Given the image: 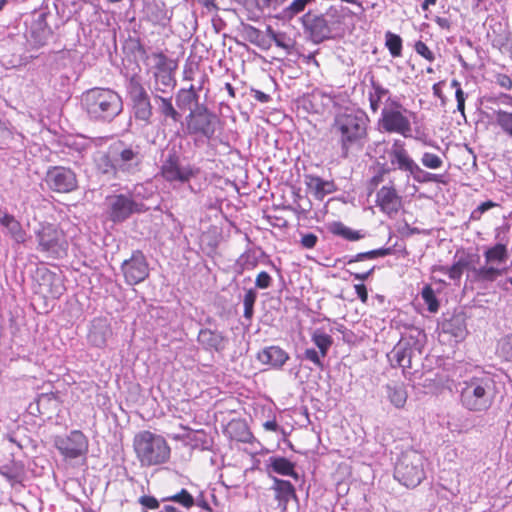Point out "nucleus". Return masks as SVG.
Listing matches in <instances>:
<instances>
[{
  "mask_svg": "<svg viewBox=\"0 0 512 512\" xmlns=\"http://www.w3.org/2000/svg\"><path fill=\"white\" fill-rule=\"evenodd\" d=\"M408 176H411L418 183L439 181V176L437 174L424 171L417 163H415L408 172Z\"/></svg>",
  "mask_w": 512,
  "mask_h": 512,
  "instance_id": "37",
  "label": "nucleus"
},
{
  "mask_svg": "<svg viewBox=\"0 0 512 512\" xmlns=\"http://www.w3.org/2000/svg\"><path fill=\"white\" fill-rule=\"evenodd\" d=\"M355 292L358 296V298L363 302L366 303L368 300V292L366 289V286L364 284H356L354 286Z\"/></svg>",
  "mask_w": 512,
  "mask_h": 512,
  "instance_id": "61",
  "label": "nucleus"
},
{
  "mask_svg": "<svg viewBox=\"0 0 512 512\" xmlns=\"http://www.w3.org/2000/svg\"><path fill=\"white\" fill-rule=\"evenodd\" d=\"M390 403L396 408H403L407 401V391L403 385L388 384L385 387Z\"/></svg>",
  "mask_w": 512,
  "mask_h": 512,
  "instance_id": "29",
  "label": "nucleus"
},
{
  "mask_svg": "<svg viewBox=\"0 0 512 512\" xmlns=\"http://www.w3.org/2000/svg\"><path fill=\"white\" fill-rule=\"evenodd\" d=\"M496 84H498L500 87L506 90L512 89V79L510 76L506 74H498L496 76Z\"/></svg>",
  "mask_w": 512,
  "mask_h": 512,
  "instance_id": "58",
  "label": "nucleus"
},
{
  "mask_svg": "<svg viewBox=\"0 0 512 512\" xmlns=\"http://www.w3.org/2000/svg\"><path fill=\"white\" fill-rule=\"evenodd\" d=\"M495 121L500 129L512 139V112L498 110L495 112Z\"/></svg>",
  "mask_w": 512,
  "mask_h": 512,
  "instance_id": "35",
  "label": "nucleus"
},
{
  "mask_svg": "<svg viewBox=\"0 0 512 512\" xmlns=\"http://www.w3.org/2000/svg\"><path fill=\"white\" fill-rule=\"evenodd\" d=\"M304 358L312 362L316 367L320 369H322L324 366L322 361L324 357L321 356L320 351H316L314 348H307L304 351Z\"/></svg>",
  "mask_w": 512,
  "mask_h": 512,
  "instance_id": "52",
  "label": "nucleus"
},
{
  "mask_svg": "<svg viewBox=\"0 0 512 512\" xmlns=\"http://www.w3.org/2000/svg\"><path fill=\"white\" fill-rule=\"evenodd\" d=\"M82 106L91 119L112 121L123 110L120 95L112 89L95 87L82 95Z\"/></svg>",
  "mask_w": 512,
  "mask_h": 512,
  "instance_id": "3",
  "label": "nucleus"
},
{
  "mask_svg": "<svg viewBox=\"0 0 512 512\" xmlns=\"http://www.w3.org/2000/svg\"><path fill=\"white\" fill-rule=\"evenodd\" d=\"M273 484L271 490L274 492V498L278 503V508L286 512L291 498L296 497L295 488L291 482L277 477H272Z\"/></svg>",
  "mask_w": 512,
  "mask_h": 512,
  "instance_id": "23",
  "label": "nucleus"
},
{
  "mask_svg": "<svg viewBox=\"0 0 512 512\" xmlns=\"http://www.w3.org/2000/svg\"><path fill=\"white\" fill-rule=\"evenodd\" d=\"M314 0H293L287 7L282 10L283 18L293 19L295 16L303 12L306 6Z\"/></svg>",
  "mask_w": 512,
  "mask_h": 512,
  "instance_id": "38",
  "label": "nucleus"
},
{
  "mask_svg": "<svg viewBox=\"0 0 512 512\" xmlns=\"http://www.w3.org/2000/svg\"><path fill=\"white\" fill-rule=\"evenodd\" d=\"M197 65L190 63L187 64L184 68V79L185 80H194L195 76L199 73Z\"/></svg>",
  "mask_w": 512,
  "mask_h": 512,
  "instance_id": "59",
  "label": "nucleus"
},
{
  "mask_svg": "<svg viewBox=\"0 0 512 512\" xmlns=\"http://www.w3.org/2000/svg\"><path fill=\"white\" fill-rule=\"evenodd\" d=\"M469 266V260L466 257H460L452 266L449 267L448 276L451 280L460 281L465 269Z\"/></svg>",
  "mask_w": 512,
  "mask_h": 512,
  "instance_id": "44",
  "label": "nucleus"
},
{
  "mask_svg": "<svg viewBox=\"0 0 512 512\" xmlns=\"http://www.w3.org/2000/svg\"><path fill=\"white\" fill-rule=\"evenodd\" d=\"M455 98L457 101V111H459L465 118V101L467 99V94L462 89H458L455 92Z\"/></svg>",
  "mask_w": 512,
  "mask_h": 512,
  "instance_id": "56",
  "label": "nucleus"
},
{
  "mask_svg": "<svg viewBox=\"0 0 512 512\" xmlns=\"http://www.w3.org/2000/svg\"><path fill=\"white\" fill-rule=\"evenodd\" d=\"M54 445L65 459L72 460L86 456L89 441L82 431L72 430L65 436L55 437Z\"/></svg>",
  "mask_w": 512,
  "mask_h": 512,
  "instance_id": "8",
  "label": "nucleus"
},
{
  "mask_svg": "<svg viewBox=\"0 0 512 512\" xmlns=\"http://www.w3.org/2000/svg\"><path fill=\"white\" fill-rule=\"evenodd\" d=\"M37 250L48 257L60 258L67 254L68 241L62 229L52 223H43L35 232Z\"/></svg>",
  "mask_w": 512,
  "mask_h": 512,
  "instance_id": "7",
  "label": "nucleus"
},
{
  "mask_svg": "<svg viewBox=\"0 0 512 512\" xmlns=\"http://www.w3.org/2000/svg\"><path fill=\"white\" fill-rule=\"evenodd\" d=\"M37 293L45 298L59 299L66 291L64 277L60 274L43 269L38 271Z\"/></svg>",
  "mask_w": 512,
  "mask_h": 512,
  "instance_id": "13",
  "label": "nucleus"
},
{
  "mask_svg": "<svg viewBox=\"0 0 512 512\" xmlns=\"http://www.w3.org/2000/svg\"><path fill=\"white\" fill-rule=\"evenodd\" d=\"M368 118L360 111L336 116L332 130L338 137L341 154L347 157L350 151L362 150L367 140Z\"/></svg>",
  "mask_w": 512,
  "mask_h": 512,
  "instance_id": "2",
  "label": "nucleus"
},
{
  "mask_svg": "<svg viewBox=\"0 0 512 512\" xmlns=\"http://www.w3.org/2000/svg\"><path fill=\"white\" fill-rule=\"evenodd\" d=\"M434 21L441 29L449 30L451 28V22L448 18L436 16Z\"/></svg>",
  "mask_w": 512,
  "mask_h": 512,
  "instance_id": "63",
  "label": "nucleus"
},
{
  "mask_svg": "<svg viewBox=\"0 0 512 512\" xmlns=\"http://www.w3.org/2000/svg\"><path fill=\"white\" fill-rule=\"evenodd\" d=\"M385 46L392 57L396 58L402 55V39L399 35L387 31L385 33Z\"/></svg>",
  "mask_w": 512,
  "mask_h": 512,
  "instance_id": "36",
  "label": "nucleus"
},
{
  "mask_svg": "<svg viewBox=\"0 0 512 512\" xmlns=\"http://www.w3.org/2000/svg\"><path fill=\"white\" fill-rule=\"evenodd\" d=\"M134 211H137L136 204L125 195H117L112 199L110 218L114 222H120L125 220Z\"/></svg>",
  "mask_w": 512,
  "mask_h": 512,
  "instance_id": "24",
  "label": "nucleus"
},
{
  "mask_svg": "<svg viewBox=\"0 0 512 512\" xmlns=\"http://www.w3.org/2000/svg\"><path fill=\"white\" fill-rule=\"evenodd\" d=\"M198 173V169L190 164L183 163L178 157H170L162 165V177L175 184H184Z\"/></svg>",
  "mask_w": 512,
  "mask_h": 512,
  "instance_id": "12",
  "label": "nucleus"
},
{
  "mask_svg": "<svg viewBox=\"0 0 512 512\" xmlns=\"http://www.w3.org/2000/svg\"><path fill=\"white\" fill-rule=\"evenodd\" d=\"M122 271L128 284L134 285L143 281L148 276V264L140 251L132 254L130 259L122 264Z\"/></svg>",
  "mask_w": 512,
  "mask_h": 512,
  "instance_id": "15",
  "label": "nucleus"
},
{
  "mask_svg": "<svg viewBox=\"0 0 512 512\" xmlns=\"http://www.w3.org/2000/svg\"><path fill=\"white\" fill-rule=\"evenodd\" d=\"M421 297L431 313H436L439 309V301L434 290L430 285H425L421 291Z\"/></svg>",
  "mask_w": 512,
  "mask_h": 512,
  "instance_id": "41",
  "label": "nucleus"
},
{
  "mask_svg": "<svg viewBox=\"0 0 512 512\" xmlns=\"http://www.w3.org/2000/svg\"><path fill=\"white\" fill-rule=\"evenodd\" d=\"M387 172L386 169L382 168L377 174H375L369 181V186L371 189L376 188L382 181L384 174Z\"/></svg>",
  "mask_w": 512,
  "mask_h": 512,
  "instance_id": "60",
  "label": "nucleus"
},
{
  "mask_svg": "<svg viewBox=\"0 0 512 512\" xmlns=\"http://www.w3.org/2000/svg\"><path fill=\"white\" fill-rule=\"evenodd\" d=\"M370 86L368 90V100L370 104L371 110L376 113L380 105L382 104L383 100L390 98L389 90L385 88L382 84H380L373 75L369 78Z\"/></svg>",
  "mask_w": 512,
  "mask_h": 512,
  "instance_id": "26",
  "label": "nucleus"
},
{
  "mask_svg": "<svg viewBox=\"0 0 512 512\" xmlns=\"http://www.w3.org/2000/svg\"><path fill=\"white\" fill-rule=\"evenodd\" d=\"M190 120L188 121V130L192 134H200L207 139L214 136L216 131L217 119L211 113L199 111L197 113L191 112Z\"/></svg>",
  "mask_w": 512,
  "mask_h": 512,
  "instance_id": "17",
  "label": "nucleus"
},
{
  "mask_svg": "<svg viewBox=\"0 0 512 512\" xmlns=\"http://www.w3.org/2000/svg\"><path fill=\"white\" fill-rule=\"evenodd\" d=\"M116 161L120 162L122 169H128L133 164L137 165L140 162V153L138 150H134L130 147L124 148Z\"/></svg>",
  "mask_w": 512,
  "mask_h": 512,
  "instance_id": "34",
  "label": "nucleus"
},
{
  "mask_svg": "<svg viewBox=\"0 0 512 512\" xmlns=\"http://www.w3.org/2000/svg\"><path fill=\"white\" fill-rule=\"evenodd\" d=\"M485 264L471 269L473 276L478 281L492 282L504 275L507 268L508 249L504 244L497 243L484 251Z\"/></svg>",
  "mask_w": 512,
  "mask_h": 512,
  "instance_id": "6",
  "label": "nucleus"
},
{
  "mask_svg": "<svg viewBox=\"0 0 512 512\" xmlns=\"http://www.w3.org/2000/svg\"><path fill=\"white\" fill-rule=\"evenodd\" d=\"M425 457L414 449L403 451L394 466V478L407 488L417 487L425 479Z\"/></svg>",
  "mask_w": 512,
  "mask_h": 512,
  "instance_id": "4",
  "label": "nucleus"
},
{
  "mask_svg": "<svg viewBox=\"0 0 512 512\" xmlns=\"http://www.w3.org/2000/svg\"><path fill=\"white\" fill-rule=\"evenodd\" d=\"M111 335L112 329L107 318L96 317L91 321L87 339L92 346L97 348L105 347Z\"/></svg>",
  "mask_w": 512,
  "mask_h": 512,
  "instance_id": "20",
  "label": "nucleus"
},
{
  "mask_svg": "<svg viewBox=\"0 0 512 512\" xmlns=\"http://www.w3.org/2000/svg\"><path fill=\"white\" fill-rule=\"evenodd\" d=\"M165 501L176 502L186 509L191 508L195 503L193 496L186 489H181L180 492L174 495L162 497V502Z\"/></svg>",
  "mask_w": 512,
  "mask_h": 512,
  "instance_id": "39",
  "label": "nucleus"
},
{
  "mask_svg": "<svg viewBox=\"0 0 512 512\" xmlns=\"http://www.w3.org/2000/svg\"><path fill=\"white\" fill-rule=\"evenodd\" d=\"M98 169L104 174L116 175L117 168L108 154H103L97 162Z\"/></svg>",
  "mask_w": 512,
  "mask_h": 512,
  "instance_id": "49",
  "label": "nucleus"
},
{
  "mask_svg": "<svg viewBox=\"0 0 512 512\" xmlns=\"http://www.w3.org/2000/svg\"><path fill=\"white\" fill-rule=\"evenodd\" d=\"M389 158L394 169L406 172L407 174L416 163L406 150L404 141L400 139L393 141L389 150Z\"/></svg>",
  "mask_w": 512,
  "mask_h": 512,
  "instance_id": "21",
  "label": "nucleus"
},
{
  "mask_svg": "<svg viewBox=\"0 0 512 512\" xmlns=\"http://www.w3.org/2000/svg\"><path fill=\"white\" fill-rule=\"evenodd\" d=\"M256 298H257V294L252 289L247 291L244 295V299H243L244 317L248 320H250L253 316L254 304H255Z\"/></svg>",
  "mask_w": 512,
  "mask_h": 512,
  "instance_id": "47",
  "label": "nucleus"
},
{
  "mask_svg": "<svg viewBox=\"0 0 512 512\" xmlns=\"http://www.w3.org/2000/svg\"><path fill=\"white\" fill-rule=\"evenodd\" d=\"M414 49L417 54L421 55L429 62H433L435 60L434 53L429 49V47L422 41H417L415 43Z\"/></svg>",
  "mask_w": 512,
  "mask_h": 512,
  "instance_id": "53",
  "label": "nucleus"
},
{
  "mask_svg": "<svg viewBox=\"0 0 512 512\" xmlns=\"http://www.w3.org/2000/svg\"><path fill=\"white\" fill-rule=\"evenodd\" d=\"M265 470L267 475L272 479V474L282 476H290L298 479V474L295 471V464L282 456H271L265 461Z\"/></svg>",
  "mask_w": 512,
  "mask_h": 512,
  "instance_id": "22",
  "label": "nucleus"
},
{
  "mask_svg": "<svg viewBox=\"0 0 512 512\" xmlns=\"http://www.w3.org/2000/svg\"><path fill=\"white\" fill-rule=\"evenodd\" d=\"M259 255L255 250H248L243 253L238 262L244 270L254 269L258 265Z\"/></svg>",
  "mask_w": 512,
  "mask_h": 512,
  "instance_id": "45",
  "label": "nucleus"
},
{
  "mask_svg": "<svg viewBox=\"0 0 512 512\" xmlns=\"http://www.w3.org/2000/svg\"><path fill=\"white\" fill-rule=\"evenodd\" d=\"M374 269L375 266H372L369 270L365 272H351V275L354 277L355 280L365 281L373 273Z\"/></svg>",
  "mask_w": 512,
  "mask_h": 512,
  "instance_id": "62",
  "label": "nucleus"
},
{
  "mask_svg": "<svg viewBox=\"0 0 512 512\" xmlns=\"http://www.w3.org/2000/svg\"><path fill=\"white\" fill-rule=\"evenodd\" d=\"M1 225L8 230L11 238L17 243H24L26 241V231L13 215L10 214V216L4 220Z\"/></svg>",
  "mask_w": 512,
  "mask_h": 512,
  "instance_id": "30",
  "label": "nucleus"
},
{
  "mask_svg": "<svg viewBox=\"0 0 512 512\" xmlns=\"http://www.w3.org/2000/svg\"><path fill=\"white\" fill-rule=\"evenodd\" d=\"M303 24L306 30L309 32L311 40L316 43H322L331 36V29L324 16H312L307 13L303 17Z\"/></svg>",
  "mask_w": 512,
  "mask_h": 512,
  "instance_id": "19",
  "label": "nucleus"
},
{
  "mask_svg": "<svg viewBox=\"0 0 512 512\" xmlns=\"http://www.w3.org/2000/svg\"><path fill=\"white\" fill-rule=\"evenodd\" d=\"M129 94L133 100L134 114L137 119L147 121L151 116V106L144 88L132 78Z\"/></svg>",
  "mask_w": 512,
  "mask_h": 512,
  "instance_id": "18",
  "label": "nucleus"
},
{
  "mask_svg": "<svg viewBox=\"0 0 512 512\" xmlns=\"http://www.w3.org/2000/svg\"><path fill=\"white\" fill-rule=\"evenodd\" d=\"M268 35L274 41L276 46L285 49L286 51H289L292 48V45L289 43V41H286L285 34L277 33L269 27Z\"/></svg>",
  "mask_w": 512,
  "mask_h": 512,
  "instance_id": "51",
  "label": "nucleus"
},
{
  "mask_svg": "<svg viewBox=\"0 0 512 512\" xmlns=\"http://www.w3.org/2000/svg\"><path fill=\"white\" fill-rule=\"evenodd\" d=\"M327 230L334 236L341 237L348 241H357L363 238L360 231L347 227L340 221H333L327 224Z\"/></svg>",
  "mask_w": 512,
  "mask_h": 512,
  "instance_id": "28",
  "label": "nucleus"
},
{
  "mask_svg": "<svg viewBox=\"0 0 512 512\" xmlns=\"http://www.w3.org/2000/svg\"><path fill=\"white\" fill-rule=\"evenodd\" d=\"M311 340L314 345L319 349L321 356L326 357L330 347L333 344L332 337L327 334L323 329L317 328L311 334Z\"/></svg>",
  "mask_w": 512,
  "mask_h": 512,
  "instance_id": "31",
  "label": "nucleus"
},
{
  "mask_svg": "<svg viewBox=\"0 0 512 512\" xmlns=\"http://www.w3.org/2000/svg\"><path fill=\"white\" fill-rule=\"evenodd\" d=\"M376 205L382 213L392 218L402 207V198L393 185L383 186L376 193Z\"/></svg>",
  "mask_w": 512,
  "mask_h": 512,
  "instance_id": "16",
  "label": "nucleus"
},
{
  "mask_svg": "<svg viewBox=\"0 0 512 512\" xmlns=\"http://www.w3.org/2000/svg\"><path fill=\"white\" fill-rule=\"evenodd\" d=\"M417 353H420V350L415 343L409 340H400L387 354V358L392 367L402 368L403 374L407 376L411 374L410 370L413 368V361Z\"/></svg>",
  "mask_w": 512,
  "mask_h": 512,
  "instance_id": "10",
  "label": "nucleus"
},
{
  "mask_svg": "<svg viewBox=\"0 0 512 512\" xmlns=\"http://www.w3.org/2000/svg\"><path fill=\"white\" fill-rule=\"evenodd\" d=\"M197 342L204 351L220 354L226 350L229 337L216 327H203L198 332Z\"/></svg>",
  "mask_w": 512,
  "mask_h": 512,
  "instance_id": "14",
  "label": "nucleus"
},
{
  "mask_svg": "<svg viewBox=\"0 0 512 512\" xmlns=\"http://www.w3.org/2000/svg\"><path fill=\"white\" fill-rule=\"evenodd\" d=\"M162 115L166 118H170L175 125L179 124L182 127V115L179 113L171 103L170 99H166L162 97Z\"/></svg>",
  "mask_w": 512,
  "mask_h": 512,
  "instance_id": "43",
  "label": "nucleus"
},
{
  "mask_svg": "<svg viewBox=\"0 0 512 512\" xmlns=\"http://www.w3.org/2000/svg\"><path fill=\"white\" fill-rule=\"evenodd\" d=\"M460 403L470 412L488 411L496 398L497 387L494 376L477 370L458 384Z\"/></svg>",
  "mask_w": 512,
  "mask_h": 512,
  "instance_id": "1",
  "label": "nucleus"
},
{
  "mask_svg": "<svg viewBox=\"0 0 512 512\" xmlns=\"http://www.w3.org/2000/svg\"><path fill=\"white\" fill-rule=\"evenodd\" d=\"M197 94L195 92V85H190L189 89H183L181 90L176 98L177 106L180 109L185 110L187 107H190L191 103L193 101H196Z\"/></svg>",
  "mask_w": 512,
  "mask_h": 512,
  "instance_id": "40",
  "label": "nucleus"
},
{
  "mask_svg": "<svg viewBox=\"0 0 512 512\" xmlns=\"http://www.w3.org/2000/svg\"><path fill=\"white\" fill-rule=\"evenodd\" d=\"M271 282H272L271 276L267 272L261 271L256 277L255 285L259 289H266V288L270 287Z\"/></svg>",
  "mask_w": 512,
  "mask_h": 512,
  "instance_id": "54",
  "label": "nucleus"
},
{
  "mask_svg": "<svg viewBox=\"0 0 512 512\" xmlns=\"http://www.w3.org/2000/svg\"><path fill=\"white\" fill-rule=\"evenodd\" d=\"M47 187L56 193L66 194L78 189V178L76 173L68 167H50L45 175Z\"/></svg>",
  "mask_w": 512,
  "mask_h": 512,
  "instance_id": "9",
  "label": "nucleus"
},
{
  "mask_svg": "<svg viewBox=\"0 0 512 512\" xmlns=\"http://www.w3.org/2000/svg\"><path fill=\"white\" fill-rule=\"evenodd\" d=\"M392 252H393V249L391 247H388V248H379V249H375V250H371V251H367V252L358 253L356 255L346 257V259H347L346 264L352 265V264L360 262V261L371 260V259H375L377 257H384V256L392 254Z\"/></svg>",
  "mask_w": 512,
  "mask_h": 512,
  "instance_id": "32",
  "label": "nucleus"
},
{
  "mask_svg": "<svg viewBox=\"0 0 512 512\" xmlns=\"http://www.w3.org/2000/svg\"><path fill=\"white\" fill-rule=\"evenodd\" d=\"M306 184L314 192L315 197L320 200L335 191V185L332 181L324 180L318 176H307Z\"/></svg>",
  "mask_w": 512,
  "mask_h": 512,
  "instance_id": "27",
  "label": "nucleus"
},
{
  "mask_svg": "<svg viewBox=\"0 0 512 512\" xmlns=\"http://www.w3.org/2000/svg\"><path fill=\"white\" fill-rule=\"evenodd\" d=\"M139 502L141 503V505L147 509H157L159 507V502L158 500L153 497V496H142L140 497L139 499Z\"/></svg>",
  "mask_w": 512,
  "mask_h": 512,
  "instance_id": "57",
  "label": "nucleus"
},
{
  "mask_svg": "<svg viewBox=\"0 0 512 512\" xmlns=\"http://www.w3.org/2000/svg\"><path fill=\"white\" fill-rule=\"evenodd\" d=\"M318 242V237L313 233L302 234L300 244L306 249H313Z\"/></svg>",
  "mask_w": 512,
  "mask_h": 512,
  "instance_id": "55",
  "label": "nucleus"
},
{
  "mask_svg": "<svg viewBox=\"0 0 512 512\" xmlns=\"http://www.w3.org/2000/svg\"><path fill=\"white\" fill-rule=\"evenodd\" d=\"M498 353L506 361H512V334L505 336L499 341Z\"/></svg>",
  "mask_w": 512,
  "mask_h": 512,
  "instance_id": "46",
  "label": "nucleus"
},
{
  "mask_svg": "<svg viewBox=\"0 0 512 512\" xmlns=\"http://www.w3.org/2000/svg\"><path fill=\"white\" fill-rule=\"evenodd\" d=\"M198 4L205 7L209 12L216 10L217 6L215 0H195Z\"/></svg>",
  "mask_w": 512,
  "mask_h": 512,
  "instance_id": "64",
  "label": "nucleus"
},
{
  "mask_svg": "<svg viewBox=\"0 0 512 512\" xmlns=\"http://www.w3.org/2000/svg\"><path fill=\"white\" fill-rule=\"evenodd\" d=\"M499 204L494 202V201H491V200H488V201H485L481 204H479L470 214V220H473V221H478L481 219L482 215L487 212L488 210L492 209V208H495V207H498Z\"/></svg>",
  "mask_w": 512,
  "mask_h": 512,
  "instance_id": "50",
  "label": "nucleus"
},
{
  "mask_svg": "<svg viewBox=\"0 0 512 512\" xmlns=\"http://www.w3.org/2000/svg\"><path fill=\"white\" fill-rule=\"evenodd\" d=\"M442 380L437 375H426L418 385L423 388L424 393H437L442 387Z\"/></svg>",
  "mask_w": 512,
  "mask_h": 512,
  "instance_id": "42",
  "label": "nucleus"
},
{
  "mask_svg": "<svg viewBox=\"0 0 512 512\" xmlns=\"http://www.w3.org/2000/svg\"><path fill=\"white\" fill-rule=\"evenodd\" d=\"M258 359L263 364H268L274 368H281L289 359V355L278 346H270L259 352Z\"/></svg>",
  "mask_w": 512,
  "mask_h": 512,
  "instance_id": "25",
  "label": "nucleus"
},
{
  "mask_svg": "<svg viewBox=\"0 0 512 512\" xmlns=\"http://www.w3.org/2000/svg\"><path fill=\"white\" fill-rule=\"evenodd\" d=\"M421 163L424 167L434 170L442 167L443 160L434 153L425 152L421 157Z\"/></svg>",
  "mask_w": 512,
  "mask_h": 512,
  "instance_id": "48",
  "label": "nucleus"
},
{
  "mask_svg": "<svg viewBox=\"0 0 512 512\" xmlns=\"http://www.w3.org/2000/svg\"><path fill=\"white\" fill-rule=\"evenodd\" d=\"M178 62L174 59H167L162 54V84L166 86H174L175 78L172 73L177 69Z\"/></svg>",
  "mask_w": 512,
  "mask_h": 512,
  "instance_id": "33",
  "label": "nucleus"
},
{
  "mask_svg": "<svg viewBox=\"0 0 512 512\" xmlns=\"http://www.w3.org/2000/svg\"><path fill=\"white\" fill-rule=\"evenodd\" d=\"M134 449L142 465L151 466L158 464L160 446L151 432L143 431L137 434L134 438Z\"/></svg>",
  "mask_w": 512,
  "mask_h": 512,
  "instance_id": "11",
  "label": "nucleus"
},
{
  "mask_svg": "<svg viewBox=\"0 0 512 512\" xmlns=\"http://www.w3.org/2000/svg\"><path fill=\"white\" fill-rule=\"evenodd\" d=\"M408 111L398 99L388 98L379 119L380 128L388 133H398L405 138L411 137L412 127Z\"/></svg>",
  "mask_w": 512,
  "mask_h": 512,
  "instance_id": "5",
  "label": "nucleus"
}]
</instances>
